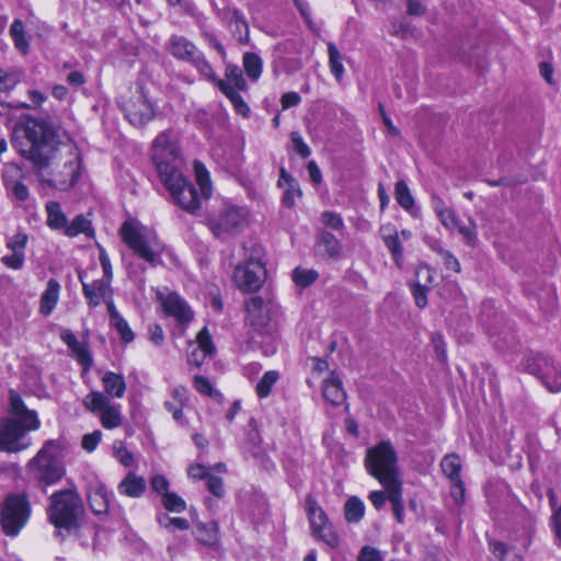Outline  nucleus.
<instances>
[{
	"mask_svg": "<svg viewBox=\"0 0 561 561\" xmlns=\"http://www.w3.org/2000/svg\"><path fill=\"white\" fill-rule=\"evenodd\" d=\"M247 224V211L229 202L213 210L207 218V226L218 239H228L238 234Z\"/></svg>",
	"mask_w": 561,
	"mask_h": 561,
	"instance_id": "obj_8",
	"label": "nucleus"
},
{
	"mask_svg": "<svg viewBox=\"0 0 561 561\" xmlns=\"http://www.w3.org/2000/svg\"><path fill=\"white\" fill-rule=\"evenodd\" d=\"M278 186L284 190L282 202L287 207H293L296 198L301 196L298 182L284 169H280Z\"/></svg>",
	"mask_w": 561,
	"mask_h": 561,
	"instance_id": "obj_22",
	"label": "nucleus"
},
{
	"mask_svg": "<svg viewBox=\"0 0 561 561\" xmlns=\"http://www.w3.org/2000/svg\"><path fill=\"white\" fill-rule=\"evenodd\" d=\"M382 240L387 249L390 251L393 261L398 267H402L403 248L401 245L400 236L391 225L383 226L380 229Z\"/></svg>",
	"mask_w": 561,
	"mask_h": 561,
	"instance_id": "obj_23",
	"label": "nucleus"
},
{
	"mask_svg": "<svg viewBox=\"0 0 561 561\" xmlns=\"http://www.w3.org/2000/svg\"><path fill=\"white\" fill-rule=\"evenodd\" d=\"M538 366V376L550 392L561 391V371L560 368L550 359L543 356L536 358Z\"/></svg>",
	"mask_w": 561,
	"mask_h": 561,
	"instance_id": "obj_18",
	"label": "nucleus"
},
{
	"mask_svg": "<svg viewBox=\"0 0 561 561\" xmlns=\"http://www.w3.org/2000/svg\"><path fill=\"white\" fill-rule=\"evenodd\" d=\"M388 493V500L392 504V511L398 523H403V501H402V483L385 489Z\"/></svg>",
	"mask_w": 561,
	"mask_h": 561,
	"instance_id": "obj_39",
	"label": "nucleus"
},
{
	"mask_svg": "<svg viewBox=\"0 0 561 561\" xmlns=\"http://www.w3.org/2000/svg\"><path fill=\"white\" fill-rule=\"evenodd\" d=\"M365 512L364 503L356 496L348 499L345 503L344 515L348 523H358Z\"/></svg>",
	"mask_w": 561,
	"mask_h": 561,
	"instance_id": "obj_41",
	"label": "nucleus"
},
{
	"mask_svg": "<svg viewBox=\"0 0 561 561\" xmlns=\"http://www.w3.org/2000/svg\"><path fill=\"white\" fill-rule=\"evenodd\" d=\"M170 51L178 58L188 62L195 60L201 53L197 47L184 37L173 36L170 41Z\"/></svg>",
	"mask_w": 561,
	"mask_h": 561,
	"instance_id": "obj_28",
	"label": "nucleus"
},
{
	"mask_svg": "<svg viewBox=\"0 0 561 561\" xmlns=\"http://www.w3.org/2000/svg\"><path fill=\"white\" fill-rule=\"evenodd\" d=\"M0 92L12 90L22 79L23 72L19 69L1 70L0 73Z\"/></svg>",
	"mask_w": 561,
	"mask_h": 561,
	"instance_id": "obj_47",
	"label": "nucleus"
},
{
	"mask_svg": "<svg viewBox=\"0 0 561 561\" xmlns=\"http://www.w3.org/2000/svg\"><path fill=\"white\" fill-rule=\"evenodd\" d=\"M306 511L310 524L311 536L324 542L328 547L335 549L340 545V537L324 510L312 497L308 496L306 501Z\"/></svg>",
	"mask_w": 561,
	"mask_h": 561,
	"instance_id": "obj_10",
	"label": "nucleus"
},
{
	"mask_svg": "<svg viewBox=\"0 0 561 561\" xmlns=\"http://www.w3.org/2000/svg\"><path fill=\"white\" fill-rule=\"evenodd\" d=\"M247 322L260 335L271 333L270 307L261 297H253L245 304Z\"/></svg>",
	"mask_w": 561,
	"mask_h": 561,
	"instance_id": "obj_14",
	"label": "nucleus"
},
{
	"mask_svg": "<svg viewBox=\"0 0 561 561\" xmlns=\"http://www.w3.org/2000/svg\"><path fill=\"white\" fill-rule=\"evenodd\" d=\"M161 501L163 507L169 512L182 513L186 510V502L174 492H169Z\"/></svg>",
	"mask_w": 561,
	"mask_h": 561,
	"instance_id": "obj_52",
	"label": "nucleus"
},
{
	"mask_svg": "<svg viewBox=\"0 0 561 561\" xmlns=\"http://www.w3.org/2000/svg\"><path fill=\"white\" fill-rule=\"evenodd\" d=\"M158 300L160 301L164 313L172 317L180 324H187L193 319V311L187 302L181 298L176 293H157Z\"/></svg>",
	"mask_w": 561,
	"mask_h": 561,
	"instance_id": "obj_15",
	"label": "nucleus"
},
{
	"mask_svg": "<svg viewBox=\"0 0 561 561\" xmlns=\"http://www.w3.org/2000/svg\"><path fill=\"white\" fill-rule=\"evenodd\" d=\"M207 489L210 493H213L216 497L221 499L225 495V489L222 479L210 474L206 480Z\"/></svg>",
	"mask_w": 561,
	"mask_h": 561,
	"instance_id": "obj_60",
	"label": "nucleus"
},
{
	"mask_svg": "<svg viewBox=\"0 0 561 561\" xmlns=\"http://www.w3.org/2000/svg\"><path fill=\"white\" fill-rule=\"evenodd\" d=\"M322 392L323 398L333 405H341L346 399L342 381L334 374H331L330 378L324 380Z\"/></svg>",
	"mask_w": 561,
	"mask_h": 561,
	"instance_id": "obj_30",
	"label": "nucleus"
},
{
	"mask_svg": "<svg viewBox=\"0 0 561 561\" xmlns=\"http://www.w3.org/2000/svg\"><path fill=\"white\" fill-rule=\"evenodd\" d=\"M228 25L239 42H243L247 38L249 31L248 23L240 12H232L231 16L229 18Z\"/></svg>",
	"mask_w": 561,
	"mask_h": 561,
	"instance_id": "obj_43",
	"label": "nucleus"
},
{
	"mask_svg": "<svg viewBox=\"0 0 561 561\" xmlns=\"http://www.w3.org/2000/svg\"><path fill=\"white\" fill-rule=\"evenodd\" d=\"M279 377L280 375L277 370L265 371L255 386L256 396L260 399L267 398L272 393L276 382L279 380Z\"/></svg>",
	"mask_w": 561,
	"mask_h": 561,
	"instance_id": "obj_37",
	"label": "nucleus"
},
{
	"mask_svg": "<svg viewBox=\"0 0 561 561\" xmlns=\"http://www.w3.org/2000/svg\"><path fill=\"white\" fill-rule=\"evenodd\" d=\"M318 272L313 268H302L300 266L293 271V280L296 286L306 288L318 279Z\"/></svg>",
	"mask_w": 561,
	"mask_h": 561,
	"instance_id": "obj_44",
	"label": "nucleus"
},
{
	"mask_svg": "<svg viewBox=\"0 0 561 561\" xmlns=\"http://www.w3.org/2000/svg\"><path fill=\"white\" fill-rule=\"evenodd\" d=\"M112 496L113 494L101 482L91 484L88 491L89 504L95 514H104L110 510Z\"/></svg>",
	"mask_w": 561,
	"mask_h": 561,
	"instance_id": "obj_21",
	"label": "nucleus"
},
{
	"mask_svg": "<svg viewBox=\"0 0 561 561\" xmlns=\"http://www.w3.org/2000/svg\"><path fill=\"white\" fill-rule=\"evenodd\" d=\"M115 458L124 466L130 467L134 463L131 453L122 443L114 445Z\"/></svg>",
	"mask_w": 561,
	"mask_h": 561,
	"instance_id": "obj_59",
	"label": "nucleus"
},
{
	"mask_svg": "<svg viewBox=\"0 0 561 561\" xmlns=\"http://www.w3.org/2000/svg\"><path fill=\"white\" fill-rule=\"evenodd\" d=\"M394 197L397 203L412 217L416 218L420 216L421 210L415 205V199L404 180H400L396 183Z\"/></svg>",
	"mask_w": 561,
	"mask_h": 561,
	"instance_id": "obj_27",
	"label": "nucleus"
},
{
	"mask_svg": "<svg viewBox=\"0 0 561 561\" xmlns=\"http://www.w3.org/2000/svg\"><path fill=\"white\" fill-rule=\"evenodd\" d=\"M10 36L19 51L24 55L28 53L30 45L25 36L24 24L21 20L16 19L13 21L10 26Z\"/></svg>",
	"mask_w": 561,
	"mask_h": 561,
	"instance_id": "obj_38",
	"label": "nucleus"
},
{
	"mask_svg": "<svg viewBox=\"0 0 561 561\" xmlns=\"http://www.w3.org/2000/svg\"><path fill=\"white\" fill-rule=\"evenodd\" d=\"M150 486L157 494L161 496V499L170 492V482L162 474L152 476L150 479Z\"/></svg>",
	"mask_w": 561,
	"mask_h": 561,
	"instance_id": "obj_56",
	"label": "nucleus"
},
{
	"mask_svg": "<svg viewBox=\"0 0 561 561\" xmlns=\"http://www.w3.org/2000/svg\"><path fill=\"white\" fill-rule=\"evenodd\" d=\"M26 244H27V236L22 232L13 234L7 241V248L11 252H20L23 254H25Z\"/></svg>",
	"mask_w": 561,
	"mask_h": 561,
	"instance_id": "obj_55",
	"label": "nucleus"
},
{
	"mask_svg": "<svg viewBox=\"0 0 561 561\" xmlns=\"http://www.w3.org/2000/svg\"><path fill=\"white\" fill-rule=\"evenodd\" d=\"M46 224L51 230H64L67 226L68 218L64 210L61 209V205L58 202L49 201L46 206Z\"/></svg>",
	"mask_w": 561,
	"mask_h": 561,
	"instance_id": "obj_32",
	"label": "nucleus"
},
{
	"mask_svg": "<svg viewBox=\"0 0 561 561\" xmlns=\"http://www.w3.org/2000/svg\"><path fill=\"white\" fill-rule=\"evenodd\" d=\"M90 412L98 414L102 426L106 430L119 427L123 422L121 404L111 403L110 398L101 391H91L83 401Z\"/></svg>",
	"mask_w": 561,
	"mask_h": 561,
	"instance_id": "obj_11",
	"label": "nucleus"
},
{
	"mask_svg": "<svg viewBox=\"0 0 561 561\" xmlns=\"http://www.w3.org/2000/svg\"><path fill=\"white\" fill-rule=\"evenodd\" d=\"M194 173L196 182L201 190V196L205 199L209 198L213 193V187L208 170L202 162L195 161Z\"/></svg>",
	"mask_w": 561,
	"mask_h": 561,
	"instance_id": "obj_36",
	"label": "nucleus"
},
{
	"mask_svg": "<svg viewBox=\"0 0 561 561\" xmlns=\"http://www.w3.org/2000/svg\"><path fill=\"white\" fill-rule=\"evenodd\" d=\"M365 465L368 472L385 489L402 483L398 466V455L390 440H382L367 449Z\"/></svg>",
	"mask_w": 561,
	"mask_h": 561,
	"instance_id": "obj_7",
	"label": "nucleus"
},
{
	"mask_svg": "<svg viewBox=\"0 0 561 561\" xmlns=\"http://www.w3.org/2000/svg\"><path fill=\"white\" fill-rule=\"evenodd\" d=\"M440 224L448 230L454 231L456 226L458 225V216L453 208H449L447 211L442 213L437 216Z\"/></svg>",
	"mask_w": 561,
	"mask_h": 561,
	"instance_id": "obj_62",
	"label": "nucleus"
},
{
	"mask_svg": "<svg viewBox=\"0 0 561 561\" xmlns=\"http://www.w3.org/2000/svg\"><path fill=\"white\" fill-rule=\"evenodd\" d=\"M192 350L187 355L190 364L201 366L205 358L215 354L216 347L213 343L209 331L204 327L196 336V342L191 344Z\"/></svg>",
	"mask_w": 561,
	"mask_h": 561,
	"instance_id": "obj_17",
	"label": "nucleus"
},
{
	"mask_svg": "<svg viewBox=\"0 0 561 561\" xmlns=\"http://www.w3.org/2000/svg\"><path fill=\"white\" fill-rule=\"evenodd\" d=\"M79 364L84 368L89 369L92 365V356L85 344L81 343L79 340L68 347Z\"/></svg>",
	"mask_w": 561,
	"mask_h": 561,
	"instance_id": "obj_50",
	"label": "nucleus"
},
{
	"mask_svg": "<svg viewBox=\"0 0 561 561\" xmlns=\"http://www.w3.org/2000/svg\"><path fill=\"white\" fill-rule=\"evenodd\" d=\"M25 254L20 252H11L10 254L1 257V263L13 271L21 270L24 266Z\"/></svg>",
	"mask_w": 561,
	"mask_h": 561,
	"instance_id": "obj_54",
	"label": "nucleus"
},
{
	"mask_svg": "<svg viewBox=\"0 0 561 561\" xmlns=\"http://www.w3.org/2000/svg\"><path fill=\"white\" fill-rule=\"evenodd\" d=\"M321 247H323V251L330 257H337L341 253L342 245L340 241L330 232H323L321 234Z\"/></svg>",
	"mask_w": 561,
	"mask_h": 561,
	"instance_id": "obj_51",
	"label": "nucleus"
},
{
	"mask_svg": "<svg viewBox=\"0 0 561 561\" xmlns=\"http://www.w3.org/2000/svg\"><path fill=\"white\" fill-rule=\"evenodd\" d=\"M296 8L298 9L300 15L305 20L308 28L314 35L320 36L321 34V25L316 23L311 16V9L307 0H293Z\"/></svg>",
	"mask_w": 561,
	"mask_h": 561,
	"instance_id": "obj_45",
	"label": "nucleus"
},
{
	"mask_svg": "<svg viewBox=\"0 0 561 561\" xmlns=\"http://www.w3.org/2000/svg\"><path fill=\"white\" fill-rule=\"evenodd\" d=\"M9 414L0 419V451L16 454L33 445L30 432L41 427V420L35 410L26 407L21 396L9 391Z\"/></svg>",
	"mask_w": 561,
	"mask_h": 561,
	"instance_id": "obj_2",
	"label": "nucleus"
},
{
	"mask_svg": "<svg viewBox=\"0 0 561 561\" xmlns=\"http://www.w3.org/2000/svg\"><path fill=\"white\" fill-rule=\"evenodd\" d=\"M121 236L128 248L151 266L162 263L161 253L163 244L160 242L154 230L138 221L127 220L121 228Z\"/></svg>",
	"mask_w": 561,
	"mask_h": 561,
	"instance_id": "obj_4",
	"label": "nucleus"
},
{
	"mask_svg": "<svg viewBox=\"0 0 561 561\" xmlns=\"http://www.w3.org/2000/svg\"><path fill=\"white\" fill-rule=\"evenodd\" d=\"M64 443L48 439L37 454L27 462L30 473L46 485L57 483L65 474L62 462Z\"/></svg>",
	"mask_w": 561,
	"mask_h": 561,
	"instance_id": "obj_5",
	"label": "nucleus"
},
{
	"mask_svg": "<svg viewBox=\"0 0 561 561\" xmlns=\"http://www.w3.org/2000/svg\"><path fill=\"white\" fill-rule=\"evenodd\" d=\"M126 118L135 126H141L154 116L153 105L149 102L142 91L137 92L133 98L123 104Z\"/></svg>",
	"mask_w": 561,
	"mask_h": 561,
	"instance_id": "obj_13",
	"label": "nucleus"
},
{
	"mask_svg": "<svg viewBox=\"0 0 561 561\" xmlns=\"http://www.w3.org/2000/svg\"><path fill=\"white\" fill-rule=\"evenodd\" d=\"M217 88L229 99L234 110L239 114H241L242 116H248L250 107L237 90H234L231 85L227 84L225 81H218Z\"/></svg>",
	"mask_w": 561,
	"mask_h": 561,
	"instance_id": "obj_34",
	"label": "nucleus"
},
{
	"mask_svg": "<svg viewBox=\"0 0 561 561\" xmlns=\"http://www.w3.org/2000/svg\"><path fill=\"white\" fill-rule=\"evenodd\" d=\"M444 474L450 480H457L460 478L461 461L457 455H447L442 459L440 462Z\"/></svg>",
	"mask_w": 561,
	"mask_h": 561,
	"instance_id": "obj_42",
	"label": "nucleus"
},
{
	"mask_svg": "<svg viewBox=\"0 0 561 561\" xmlns=\"http://www.w3.org/2000/svg\"><path fill=\"white\" fill-rule=\"evenodd\" d=\"M152 160L173 202L182 209L195 214L201 208V198L194 185L180 172V151L168 133L159 134L153 140Z\"/></svg>",
	"mask_w": 561,
	"mask_h": 561,
	"instance_id": "obj_1",
	"label": "nucleus"
},
{
	"mask_svg": "<svg viewBox=\"0 0 561 561\" xmlns=\"http://www.w3.org/2000/svg\"><path fill=\"white\" fill-rule=\"evenodd\" d=\"M265 275L264 264L257 259H250L236 267L233 278L242 291H256L262 287Z\"/></svg>",
	"mask_w": 561,
	"mask_h": 561,
	"instance_id": "obj_12",
	"label": "nucleus"
},
{
	"mask_svg": "<svg viewBox=\"0 0 561 561\" xmlns=\"http://www.w3.org/2000/svg\"><path fill=\"white\" fill-rule=\"evenodd\" d=\"M22 170L16 164H7L3 171V182L5 188L18 199L25 201L28 197V188L20 179Z\"/></svg>",
	"mask_w": 561,
	"mask_h": 561,
	"instance_id": "obj_19",
	"label": "nucleus"
},
{
	"mask_svg": "<svg viewBox=\"0 0 561 561\" xmlns=\"http://www.w3.org/2000/svg\"><path fill=\"white\" fill-rule=\"evenodd\" d=\"M79 179V156L77 153L64 163V170L55 174L54 180H48L50 186L67 190L76 184Z\"/></svg>",
	"mask_w": 561,
	"mask_h": 561,
	"instance_id": "obj_20",
	"label": "nucleus"
},
{
	"mask_svg": "<svg viewBox=\"0 0 561 561\" xmlns=\"http://www.w3.org/2000/svg\"><path fill=\"white\" fill-rule=\"evenodd\" d=\"M455 230L458 231V233L462 237L463 241L468 245L472 247L476 244L477 225L472 218H469L467 224H462L459 219Z\"/></svg>",
	"mask_w": 561,
	"mask_h": 561,
	"instance_id": "obj_48",
	"label": "nucleus"
},
{
	"mask_svg": "<svg viewBox=\"0 0 561 561\" xmlns=\"http://www.w3.org/2000/svg\"><path fill=\"white\" fill-rule=\"evenodd\" d=\"M104 394L106 397L123 398L126 391V382L123 375L107 371L102 377Z\"/></svg>",
	"mask_w": 561,
	"mask_h": 561,
	"instance_id": "obj_31",
	"label": "nucleus"
},
{
	"mask_svg": "<svg viewBox=\"0 0 561 561\" xmlns=\"http://www.w3.org/2000/svg\"><path fill=\"white\" fill-rule=\"evenodd\" d=\"M263 62L259 55L254 53H245L243 56V68L248 77L256 81L262 73Z\"/></svg>",
	"mask_w": 561,
	"mask_h": 561,
	"instance_id": "obj_40",
	"label": "nucleus"
},
{
	"mask_svg": "<svg viewBox=\"0 0 561 561\" xmlns=\"http://www.w3.org/2000/svg\"><path fill=\"white\" fill-rule=\"evenodd\" d=\"M31 512V505L25 494L8 495L0 512V525L4 535L16 537L26 526Z\"/></svg>",
	"mask_w": 561,
	"mask_h": 561,
	"instance_id": "obj_9",
	"label": "nucleus"
},
{
	"mask_svg": "<svg viewBox=\"0 0 561 561\" xmlns=\"http://www.w3.org/2000/svg\"><path fill=\"white\" fill-rule=\"evenodd\" d=\"M82 513L81 497L73 490L58 491L49 497L47 516L56 527L57 536H60L62 530L67 533L75 530Z\"/></svg>",
	"mask_w": 561,
	"mask_h": 561,
	"instance_id": "obj_6",
	"label": "nucleus"
},
{
	"mask_svg": "<svg viewBox=\"0 0 561 561\" xmlns=\"http://www.w3.org/2000/svg\"><path fill=\"white\" fill-rule=\"evenodd\" d=\"M117 490L121 495L128 497H140L146 491V481L142 477L129 472L119 482Z\"/></svg>",
	"mask_w": 561,
	"mask_h": 561,
	"instance_id": "obj_29",
	"label": "nucleus"
},
{
	"mask_svg": "<svg viewBox=\"0 0 561 561\" xmlns=\"http://www.w3.org/2000/svg\"><path fill=\"white\" fill-rule=\"evenodd\" d=\"M60 285L55 278L47 282L46 289L43 291L39 300V312L44 317H48L59 300Z\"/></svg>",
	"mask_w": 561,
	"mask_h": 561,
	"instance_id": "obj_26",
	"label": "nucleus"
},
{
	"mask_svg": "<svg viewBox=\"0 0 561 561\" xmlns=\"http://www.w3.org/2000/svg\"><path fill=\"white\" fill-rule=\"evenodd\" d=\"M191 64L194 65V67L198 70V72L204 76L209 81L214 82L217 85L218 81H222L221 79H218L209 65V62L204 58L203 54L199 53L195 60H193Z\"/></svg>",
	"mask_w": 561,
	"mask_h": 561,
	"instance_id": "obj_53",
	"label": "nucleus"
},
{
	"mask_svg": "<svg viewBox=\"0 0 561 561\" xmlns=\"http://www.w3.org/2000/svg\"><path fill=\"white\" fill-rule=\"evenodd\" d=\"M357 561H383L380 551L371 546H364L360 549Z\"/></svg>",
	"mask_w": 561,
	"mask_h": 561,
	"instance_id": "obj_64",
	"label": "nucleus"
},
{
	"mask_svg": "<svg viewBox=\"0 0 561 561\" xmlns=\"http://www.w3.org/2000/svg\"><path fill=\"white\" fill-rule=\"evenodd\" d=\"M294 150L301 157L308 158L311 153L309 146L305 142L301 135L298 131L290 134Z\"/></svg>",
	"mask_w": 561,
	"mask_h": 561,
	"instance_id": "obj_57",
	"label": "nucleus"
},
{
	"mask_svg": "<svg viewBox=\"0 0 561 561\" xmlns=\"http://www.w3.org/2000/svg\"><path fill=\"white\" fill-rule=\"evenodd\" d=\"M327 47H328V66H329L330 72L335 78V80L337 82H341L344 77V73H345L342 54H341L340 49L337 48V46L335 45V43L332 41L327 42Z\"/></svg>",
	"mask_w": 561,
	"mask_h": 561,
	"instance_id": "obj_33",
	"label": "nucleus"
},
{
	"mask_svg": "<svg viewBox=\"0 0 561 561\" xmlns=\"http://www.w3.org/2000/svg\"><path fill=\"white\" fill-rule=\"evenodd\" d=\"M450 486V494L457 505L465 503V484L461 479L453 480Z\"/></svg>",
	"mask_w": 561,
	"mask_h": 561,
	"instance_id": "obj_61",
	"label": "nucleus"
},
{
	"mask_svg": "<svg viewBox=\"0 0 561 561\" xmlns=\"http://www.w3.org/2000/svg\"><path fill=\"white\" fill-rule=\"evenodd\" d=\"M64 233L67 237L73 238L81 233L87 237L93 236V228L91 220L83 215L76 216L70 224L67 222Z\"/></svg>",
	"mask_w": 561,
	"mask_h": 561,
	"instance_id": "obj_35",
	"label": "nucleus"
},
{
	"mask_svg": "<svg viewBox=\"0 0 561 561\" xmlns=\"http://www.w3.org/2000/svg\"><path fill=\"white\" fill-rule=\"evenodd\" d=\"M490 547L494 556L501 561H523L522 557L514 549L508 548L503 542L491 541Z\"/></svg>",
	"mask_w": 561,
	"mask_h": 561,
	"instance_id": "obj_46",
	"label": "nucleus"
},
{
	"mask_svg": "<svg viewBox=\"0 0 561 561\" xmlns=\"http://www.w3.org/2000/svg\"><path fill=\"white\" fill-rule=\"evenodd\" d=\"M110 325L114 328L124 343H131L135 340V333L129 327L127 320L118 312L114 302L108 301Z\"/></svg>",
	"mask_w": 561,
	"mask_h": 561,
	"instance_id": "obj_25",
	"label": "nucleus"
},
{
	"mask_svg": "<svg viewBox=\"0 0 561 561\" xmlns=\"http://www.w3.org/2000/svg\"><path fill=\"white\" fill-rule=\"evenodd\" d=\"M79 279L82 284V293L91 308L98 307L103 300L108 309V301L113 300V289L108 279H95L91 283L83 280L82 275H79Z\"/></svg>",
	"mask_w": 561,
	"mask_h": 561,
	"instance_id": "obj_16",
	"label": "nucleus"
},
{
	"mask_svg": "<svg viewBox=\"0 0 561 561\" xmlns=\"http://www.w3.org/2000/svg\"><path fill=\"white\" fill-rule=\"evenodd\" d=\"M322 221L325 226L334 229V230H341L344 227V222L342 217L333 211H325L322 215Z\"/></svg>",
	"mask_w": 561,
	"mask_h": 561,
	"instance_id": "obj_63",
	"label": "nucleus"
},
{
	"mask_svg": "<svg viewBox=\"0 0 561 561\" xmlns=\"http://www.w3.org/2000/svg\"><path fill=\"white\" fill-rule=\"evenodd\" d=\"M12 145L38 169L49 167L60 150L56 133L45 122L36 119L14 129Z\"/></svg>",
	"mask_w": 561,
	"mask_h": 561,
	"instance_id": "obj_3",
	"label": "nucleus"
},
{
	"mask_svg": "<svg viewBox=\"0 0 561 561\" xmlns=\"http://www.w3.org/2000/svg\"><path fill=\"white\" fill-rule=\"evenodd\" d=\"M193 383L195 389L204 396L214 397L216 394L209 379L204 376H194Z\"/></svg>",
	"mask_w": 561,
	"mask_h": 561,
	"instance_id": "obj_58",
	"label": "nucleus"
},
{
	"mask_svg": "<svg viewBox=\"0 0 561 561\" xmlns=\"http://www.w3.org/2000/svg\"><path fill=\"white\" fill-rule=\"evenodd\" d=\"M226 79L225 81L227 84L231 85L234 90H245L247 89V81L242 76L241 70L239 67L229 65L226 68Z\"/></svg>",
	"mask_w": 561,
	"mask_h": 561,
	"instance_id": "obj_49",
	"label": "nucleus"
},
{
	"mask_svg": "<svg viewBox=\"0 0 561 561\" xmlns=\"http://www.w3.org/2000/svg\"><path fill=\"white\" fill-rule=\"evenodd\" d=\"M416 278L417 282L412 286V294L416 306L424 308L427 305V286L420 282L424 279L425 283H432L433 271L427 265H422L416 271Z\"/></svg>",
	"mask_w": 561,
	"mask_h": 561,
	"instance_id": "obj_24",
	"label": "nucleus"
}]
</instances>
